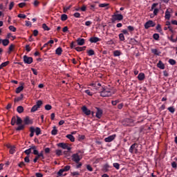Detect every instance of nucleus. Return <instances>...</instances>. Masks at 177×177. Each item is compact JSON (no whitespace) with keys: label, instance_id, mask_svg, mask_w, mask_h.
Listing matches in <instances>:
<instances>
[{"label":"nucleus","instance_id":"e433bc0d","mask_svg":"<svg viewBox=\"0 0 177 177\" xmlns=\"http://www.w3.org/2000/svg\"><path fill=\"white\" fill-rule=\"evenodd\" d=\"M35 132L37 136H38L39 135H41V128L36 127V129H35Z\"/></svg>","mask_w":177,"mask_h":177},{"label":"nucleus","instance_id":"09e8293b","mask_svg":"<svg viewBox=\"0 0 177 177\" xmlns=\"http://www.w3.org/2000/svg\"><path fill=\"white\" fill-rule=\"evenodd\" d=\"M71 168V166L70 165H66L62 169L64 170V172H67L68 171H70V169Z\"/></svg>","mask_w":177,"mask_h":177},{"label":"nucleus","instance_id":"20e7f679","mask_svg":"<svg viewBox=\"0 0 177 177\" xmlns=\"http://www.w3.org/2000/svg\"><path fill=\"white\" fill-rule=\"evenodd\" d=\"M58 147H61L62 149H64V150H68V151H70L71 150V147L68 146V144L64 143V142H60L57 144Z\"/></svg>","mask_w":177,"mask_h":177},{"label":"nucleus","instance_id":"423d86ee","mask_svg":"<svg viewBox=\"0 0 177 177\" xmlns=\"http://www.w3.org/2000/svg\"><path fill=\"white\" fill-rule=\"evenodd\" d=\"M138 143L133 144L129 149V153H131V154H133V151H135V153H138Z\"/></svg>","mask_w":177,"mask_h":177},{"label":"nucleus","instance_id":"4c0bfd02","mask_svg":"<svg viewBox=\"0 0 177 177\" xmlns=\"http://www.w3.org/2000/svg\"><path fill=\"white\" fill-rule=\"evenodd\" d=\"M153 38L155 41H158L160 39V35L158 33H155L153 35Z\"/></svg>","mask_w":177,"mask_h":177},{"label":"nucleus","instance_id":"f8f14e48","mask_svg":"<svg viewBox=\"0 0 177 177\" xmlns=\"http://www.w3.org/2000/svg\"><path fill=\"white\" fill-rule=\"evenodd\" d=\"M115 136H117L115 134L109 136V137H107L104 139V141L106 143H110V142H113V140H114L115 139Z\"/></svg>","mask_w":177,"mask_h":177},{"label":"nucleus","instance_id":"a18cd8bd","mask_svg":"<svg viewBox=\"0 0 177 177\" xmlns=\"http://www.w3.org/2000/svg\"><path fill=\"white\" fill-rule=\"evenodd\" d=\"M42 28L45 30V31H49V30H50V28H49V27H48L46 26V24H42Z\"/></svg>","mask_w":177,"mask_h":177},{"label":"nucleus","instance_id":"bf43d9fd","mask_svg":"<svg viewBox=\"0 0 177 177\" xmlns=\"http://www.w3.org/2000/svg\"><path fill=\"white\" fill-rule=\"evenodd\" d=\"M108 6H109V3H100V4L99 5V7H100V8H106V7H107Z\"/></svg>","mask_w":177,"mask_h":177},{"label":"nucleus","instance_id":"37998d69","mask_svg":"<svg viewBox=\"0 0 177 177\" xmlns=\"http://www.w3.org/2000/svg\"><path fill=\"white\" fill-rule=\"evenodd\" d=\"M167 110L171 113V114H174V113H175V108H174V106H170L167 108Z\"/></svg>","mask_w":177,"mask_h":177},{"label":"nucleus","instance_id":"052dcab7","mask_svg":"<svg viewBox=\"0 0 177 177\" xmlns=\"http://www.w3.org/2000/svg\"><path fill=\"white\" fill-rule=\"evenodd\" d=\"M17 17H19V19H26V17H27V16H26V15H24V14H19V15H18Z\"/></svg>","mask_w":177,"mask_h":177},{"label":"nucleus","instance_id":"49530a36","mask_svg":"<svg viewBox=\"0 0 177 177\" xmlns=\"http://www.w3.org/2000/svg\"><path fill=\"white\" fill-rule=\"evenodd\" d=\"M42 156V155H36V156H35V158H34V160H33V162H37V161H38V160H39V158H40V160H41V157Z\"/></svg>","mask_w":177,"mask_h":177},{"label":"nucleus","instance_id":"6e6d98bb","mask_svg":"<svg viewBox=\"0 0 177 177\" xmlns=\"http://www.w3.org/2000/svg\"><path fill=\"white\" fill-rule=\"evenodd\" d=\"M114 168H115L116 169H120V165L118 162H115L113 164Z\"/></svg>","mask_w":177,"mask_h":177},{"label":"nucleus","instance_id":"f704fd0d","mask_svg":"<svg viewBox=\"0 0 177 177\" xmlns=\"http://www.w3.org/2000/svg\"><path fill=\"white\" fill-rule=\"evenodd\" d=\"M68 19V17L67 16V15L63 14L61 15V20L62 21H66V20H67Z\"/></svg>","mask_w":177,"mask_h":177},{"label":"nucleus","instance_id":"9d476101","mask_svg":"<svg viewBox=\"0 0 177 177\" xmlns=\"http://www.w3.org/2000/svg\"><path fill=\"white\" fill-rule=\"evenodd\" d=\"M34 121L32 119H30V117L26 116L24 120V124L25 125H32L33 124Z\"/></svg>","mask_w":177,"mask_h":177},{"label":"nucleus","instance_id":"79ce46f5","mask_svg":"<svg viewBox=\"0 0 177 177\" xmlns=\"http://www.w3.org/2000/svg\"><path fill=\"white\" fill-rule=\"evenodd\" d=\"M87 53L88 56H93V55H95V50L91 49L89 50H87Z\"/></svg>","mask_w":177,"mask_h":177},{"label":"nucleus","instance_id":"a878e982","mask_svg":"<svg viewBox=\"0 0 177 177\" xmlns=\"http://www.w3.org/2000/svg\"><path fill=\"white\" fill-rule=\"evenodd\" d=\"M17 111L19 113L21 114L24 111V108L21 106H19L17 108Z\"/></svg>","mask_w":177,"mask_h":177},{"label":"nucleus","instance_id":"a211bd4d","mask_svg":"<svg viewBox=\"0 0 177 177\" xmlns=\"http://www.w3.org/2000/svg\"><path fill=\"white\" fill-rule=\"evenodd\" d=\"M157 67H158V68H160V70H164V68H165V65L164 64V63H162V61H159L157 64Z\"/></svg>","mask_w":177,"mask_h":177},{"label":"nucleus","instance_id":"0eeeda50","mask_svg":"<svg viewBox=\"0 0 177 177\" xmlns=\"http://www.w3.org/2000/svg\"><path fill=\"white\" fill-rule=\"evenodd\" d=\"M72 161H74L76 164H78L81 161V158L78 153H73L72 155Z\"/></svg>","mask_w":177,"mask_h":177},{"label":"nucleus","instance_id":"7c9ffc66","mask_svg":"<svg viewBox=\"0 0 177 177\" xmlns=\"http://www.w3.org/2000/svg\"><path fill=\"white\" fill-rule=\"evenodd\" d=\"M113 56L115 57H117L118 56H121V51H120L118 50H116L113 51Z\"/></svg>","mask_w":177,"mask_h":177},{"label":"nucleus","instance_id":"774afa93","mask_svg":"<svg viewBox=\"0 0 177 177\" xmlns=\"http://www.w3.org/2000/svg\"><path fill=\"white\" fill-rule=\"evenodd\" d=\"M55 153H56L57 156H62V150H60V149L56 150Z\"/></svg>","mask_w":177,"mask_h":177},{"label":"nucleus","instance_id":"de8ad7c7","mask_svg":"<svg viewBox=\"0 0 177 177\" xmlns=\"http://www.w3.org/2000/svg\"><path fill=\"white\" fill-rule=\"evenodd\" d=\"M169 63L171 66H175V64H176V61H175V59H169Z\"/></svg>","mask_w":177,"mask_h":177},{"label":"nucleus","instance_id":"6ab92c4d","mask_svg":"<svg viewBox=\"0 0 177 177\" xmlns=\"http://www.w3.org/2000/svg\"><path fill=\"white\" fill-rule=\"evenodd\" d=\"M145 73H140L138 75V80L139 81H143V80H145Z\"/></svg>","mask_w":177,"mask_h":177},{"label":"nucleus","instance_id":"7ed1b4c3","mask_svg":"<svg viewBox=\"0 0 177 177\" xmlns=\"http://www.w3.org/2000/svg\"><path fill=\"white\" fill-rule=\"evenodd\" d=\"M144 27L145 30H149L150 27H156V22L149 20L145 24Z\"/></svg>","mask_w":177,"mask_h":177},{"label":"nucleus","instance_id":"69168bd1","mask_svg":"<svg viewBox=\"0 0 177 177\" xmlns=\"http://www.w3.org/2000/svg\"><path fill=\"white\" fill-rule=\"evenodd\" d=\"M84 92H85V93L88 95V96H92V95H93V93L92 92H91L90 90H86Z\"/></svg>","mask_w":177,"mask_h":177},{"label":"nucleus","instance_id":"c756f323","mask_svg":"<svg viewBox=\"0 0 177 177\" xmlns=\"http://www.w3.org/2000/svg\"><path fill=\"white\" fill-rule=\"evenodd\" d=\"M23 97H24V95L23 94H21L19 97L15 98V102H20L21 100H23Z\"/></svg>","mask_w":177,"mask_h":177},{"label":"nucleus","instance_id":"b1692460","mask_svg":"<svg viewBox=\"0 0 177 177\" xmlns=\"http://www.w3.org/2000/svg\"><path fill=\"white\" fill-rule=\"evenodd\" d=\"M19 127L16 128V131H23L26 128L25 124H18Z\"/></svg>","mask_w":177,"mask_h":177},{"label":"nucleus","instance_id":"4d7b16f0","mask_svg":"<svg viewBox=\"0 0 177 177\" xmlns=\"http://www.w3.org/2000/svg\"><path fill=\"white\" fill-rule=\"evenodd\" d=\"M45 110H47V111L52 110V105L46 104L45 106Z\"/></svg>","mask_w":177,"mask_h":177},{"label":"nucleus","instance_id":"680f3d73","mask_svg":"<svg viewBox=\"0 0 177 177\" xmlns=\"http://www.w3.org/2000/svg\"><path fill=\"white\" fill-rule=\"evenodd\" d=\"M71 174L72 176H79V175H80V172H78V171L71 172Z\"/></svg>","mask_w":177,"mask_h":177},{"label":"nucleus","instance_id":"5701e85b","mask_svg":"<svg viewBox=\"0 0 177 177\" xmlns=\"http://www.w3.org/2000/svg\"><path fill=\"white\" fill-rule=\"evenodd\" d=\"M75 50H77V52H84V50H85V49H86V46H83V47H75Z\"/></svg>","mask_w":177,"mask_h":177},{"label":"nucleus","instance_id":"3c124183","mask_svg":"<svg viewBox=\"0 0 177 177\" xmlns=\"http://www.w3.org/2000/svg\"><path fill=\"white\" fill-rule=\"evenodd\" d=\"M31 151H32V149L30 147L29 149H26L24 153L25 154H26L27 156H30V154H31Z\"/></svg>","mask_w":177,"mask_h":177},{"label":"nucleus","instance_id":"603ef678","mask_svg":"<svg viewBox=\"0 0 177 177\" xmlns=\"http://www.w3.org/2000/svg\"><path fill=\"white\" fill-rule=\"evenodd\" d=\"M10 31H12V32H16V28L13 26H10L8 27Z\"/></svg>","mask_w":177,"mask_h":177},{"label":"nucleus","instance_id":"8fccbe9b","mask_svg":"<svg viewBox=\"0 0 177 177\" xmlns=\"http://www.w3.org/2000/svg\"><path fill=\"white\" fill-rule=\"evenodd\" d=\"M51 134L54 136L57 135V130L55 127H54L53 129L51 131Z\"/></svg>","mask_w":177,"mask_h":177},{"label":"nucleus","instance_id":"58836bf2","mask_svg":"<svg viewBox=\"0 0 177 177\" xmlns=\"http://www.w3.org/2000/svg\"><path fill=\"white\" fill-rule=\"evenodd\" d=\"M14 48H15V45H13V44H11L9 46L8 51V55H10V53H12V50H13Z\"/></svg>","mask_w":177,"mask_h":177},{"label":"nucleus","instance_id":"412c9836","mask_svg":"<svg viewBox=\"0 0 177 177\" xmlns=\"http://www.w3.org/2000/svg\"><path fill=\"white\" fill-rule=\"evenodd\" d=\"M66 138H67V139H69L71 142H75V138L73 137V134H68L66 135Z\"/></svg>","mask_w":177,"mask_h":177},{"label":"nucleus","instance_id":"f257e3e1","mask_svg":"<svg viewBox=\"0 0 177 177\" xmlns=\"http://www.w3.org/2000/svg\"><path fill=\"white\" fill-rule=\"evenodd\" d=\"M100 96L102 97H110L111 95V89L109 88V87H102V91L100 92Z\"/></svg>","mask_w":177,"mask_h":177},{"label":"nucleus","instance_id":"39448f33","mask_svg":"<svg viewBox=\"0 0 177 177\" xmlns=\"http://www.w3.org/2000/svg\"><path fill=\"white\" fill-rule=\"evenodd\" d=\"M113 19H112V22L114 23V21H121V20H122V19H124V16H122V15L121 14H115L112 16Z\"/></svg>","mask_w":177,"mask_h":177},{"label":"nucleus","instance_id":"f3484780","mask_svg":"<svg viewBox=\"0 0 177 177\" xmlns=\"http://www.w3.org/2000/svg\"><path fill=\"white\" fill-rule=\"evenodd\" d=\"M77 45H79V46H82V45H84V44H85V39H84L78 38L77 39Z\"/></svg>","mask_w":177,"mask_h":177},{"label":"nucleus","instance_id":"1a4fd4ad","mask_svg":"<svg viewBox=\"0 0 177 177\" xmlns=\"http://www.w3.org/2000/svg\"><path fill=\"white\" fill-rule=\"evenodd\" d=\"M95 109L97 110V112H96V114H95V117L97 118H98L99 120H100V118H102V116L103 115V110H102L99 107H96Z\"/></svg>","mask_w":177,"mask_h":177},{"label":"nucleus","instance_id":"c9c22d12","mask_svg":"<svg viewBox=\"0 0 177 177\" xmlns=\"http://www.w3.org/2000/svg\"><path fill=\"white\" fill-rule=\"evenodd\" d=\"M23 89H24V86H19L17 87V89H16V93H20V92H21V91H23Z\"/></svg>","mask_w":177,"mask_h":177},{"label":"nucleus","instance_id":"c03bdc74","mask_svg":"<svg viewBox=\"0 0 177 177\" xmlns=\"http://www.w3.org/2000/svg\"><path fill=\"white\" fill-rule=\"evenodd\" d=\"M119 39H120V41H125V36H124L123 33L119 34Z\"/></svg>","mask_w":177,"mask_h":177},{"label":"nucleus","instance_id":"5fc2aeb1","mask_svg":"<svg viewBox=\"0 0 177 177\" xmlns=\"http://www.w3.org/2000/svg\"><path fill=\"white\" fill-rule=\"evenodd\" d=\"M63 172H64V170L63 169H61L57 172L58 176H63Z\"/></svg>","mask_w":177,"mask_h":177},{"label":"nucleus","instance_id":"f03ea898","mask_svg":"<svg viewBox=\"0 0 177 177\" xmlns=\"http://www.w3.org/2000/svg\"><path fill=\"white\" fill-rule=\"evenodd\" d=\"M42 101L41 100H38L37 102H36V104L34 105L31 110H30V112L31 113H35V111H37V110H38L39 109H41V106H42Z\"/></svg>","mask_w":177,"mask_h":177},{"label":"nucleus","instance_id":"dca6fc26","mask_svg":"<svg viewBox=\"0 0 177 177\" xmlns=\"http://www.w3.org/2000/svg\"><path fill=\"white\" fill-rule=\"evenodd\" d=\"M171 12H172V9L171 8H169L165 11V18L166 20H169V19H171Z\"/></svg>","mask_w":177,"mask_h":177},{"label":"nucleus","instance_id":"ea45409f","mask_svg":"<svg viewBox=\"0 0 177 177\" xmlns=\"http://www.w3.org/2000/svg\"><path fill=\"white\" fill-rule=\"evenodd\" d=\"M15 152H16V147H11L10 149V154H15Z\"/></svg>","mask_w":177,"mask_h":177},{"label":"nucleus","instance_id":"2f4dec72","mask_svg":"<svg viewBox=\"0 0 177 177\" xmlns=\"http://www.w3.org/2000/svg\"><path fill=\"white\" fill-rule=\"evenodd\" d=\"M17 124V118L16 116H13L11 119V125L15 126Z\"/></svg>","mask_w":177,"mask_h":177},{"label":"nucleus","instance_id":"2eb2a0df","mask_svg":"<svg viewBox=\"0 0 177 177\" xmlns=\"http://www.w3.org/2000/svg\"><path fill=\"white\" fill-rule=\"evenodd\" d=\"M101 39L99 37H91L89 39V41L91 42V44H96L97 42H100Z\"/></svg>","mask_w":177,"mask_h":177},{"label":"nucleus","instance_id":"cd10ccee","mask_svg":"<svg viewBox=\"0 0 177 177\" xmlns=\"http://www.w3.org/2000/svg\"><path fill=\"white\" fill-rule=\"evenodd\" d=\"M30 138H32V136H34V133L35 132V128L33 127H30Z\"/></svg>","mask_w":177,"mask_h":177},{"label":"nucleus","instance_id":"c85d7f7f","mask_svg":"<svg viewBox=\"0 0 177 177\" xmlns=\"http://www.w3.org/2000/svg\"><path fill=\"white\" fill-rule=\"evenodd\" d=\"M2 44L3 46H8L9 45V39H1Z\"/></svg>","mask_w":177,"mask_h":177},{"label":"nucleus","instance_id":"864d4df0","mask_svg":"<svg viewBox=\"0 0 177 177\" xmlns=\"http://www.w3.org/2000/svg\"><path fill=\"white\" fill-rule=\"evenodd\" d=\"M86 169H88V171H89L90 172H92V171H93V168L92 167V166H91V165H86Z\"/></svg>","mask_w":177,"mask_h":177},{"label":"nucleus","instance_id":"4468645a","mask_svg":"<svg viewBox=\"0 0 177 177\" xmlns=\"http://www.w3.org/2000/svg\"><path fill=\"white\" fill-rule=\"evenodd\" d=\"M110 168H111V166H110V165H109V163H106L105 165H103L102 171V172H109V171H110Z\"/></svg>","mask_w":177,"mask_h":177},{"label":"nucleus","instance_id":"72a5a7b5","mask_svg":"<svg viewBox=\"0 0 177 177\" xmlns=\"http://www.w3.org/2000/svg\"><path fill=\"white\" fill-rule=\"evenodd\" d=\"M9 61L3 62L1 65H0V70H2V68H3V67H6V66H8V64H9Z\"/></svg>","mask_w":177,"mask_h":177},{"label":"nucleus","instance_id":"e2e57ef3","mask_svg":"<svg viewBox=\"0 0 177 177\" xmlns=\"http://www.w3.org/2000/svg\"><path fill=\"white\" fill-rule=\"evenodd\" d=\"M157 6H158V3H153L152 6H151V10H153V9H154L155 8H156Z\"/></svg>","mask_w":177,"mask_h":177},{"label":"nucleus","instance_id":"0e129e2a","mask_svg":"<svg viewBox=\"0 0 177 177\" xmlns=\"http://www.w3.org/2000/svg\"><path fill=\"white\" fill-rule=\"evenodd\" d=\"M171 167H172V168H174V169H176V168H177V163H176V162H171Z\"/></svg>","mask_w":177,"mask_h":177},{"label":"nucleus","instance_id":"aec40b11","mask_svg":"<svg viewBox=\"0 0 177 177\" xmlns=\"http://www.w3.org/2000/svg\"><path fill=\"white\" fill-rule=\"evenodd\" d=\"M62 53H63V49H62V47H58L55 50V54L57 55L58 56H60Z\"/></svg>","mask_w":177,"mask_h":177},{"label":"nucleus","instance_id":"a19ab883","mask_svg":"<svg viewBox=\"0 0 177 177\" xmlns=\"http://www.w3.org/2000/svg\"><path fill=\"white\" fill-rule=\"evenodd\" d=\"M37 155L41 156H40L41 160H45V156H44V151H41L40 153L37 151Z\"/></svg>","mask_w":177,"mask_h":177},{"label":"nucleus","instance_id":"13d9d810","mask_svg":"<svg viewBox=\"0 0 177 177\" xmlns=\"http://www.w3.org/2000/svg\"><path fill=\"white\" fill-rule=\"evenodd\" d=\"M13 6H15V2L11 1L9 5V10H12L13 9Z\"/></svg>","mask_w":177,"mask_h":177},{"label":"nucleus","instance_id":"9b49d317","mask_svg":"<svg viewBox=\"0 0 177 177\" xmlns=\"http://www.w3.org/2000/svg\"><path fill=\"white\" fill-rule=\"evenodd\" d=\"M133 122V120L132 119L127 118L123 121L122 124L126 127H129L132 125Z\"/></svg>","mask_w":177,"mask_h":177},{"label":"nucleus","instance_id":"393cba45","mask_svg":"<svg viewBox=\"0 0 177 177\" xmlns=\"http://www.w3.org/2000/svg\"><path fill=\"white\" fill-rule=\"evenodd\" d=\"M103 158H93V164H99L100 161H102Z\"/></svg>","mask_w":177,"mask_h":177},{"label":"nucleus","instance_id":"4be33fe9","mask_svg":"<svg viewBox=\"0 0 177 177\" xmlns=\"http://www.w3.org/2000/svg\"><path fill=\"white\" fill-rule=\"evenodd\" d=\"M30 149L33 150L32 153L34 155L38 154V150H37V146L32 145L30 147Z\"/></svg>","mask_w":177,"mask_h":177},{"label":"nucleus","instance_id":"473e14b6","mask_svg":"<svg viewBox=\"0 0 177 177\" xmlns=\"http://www.w3.org/2000/svg\"><path fill=\"white\" fill-rule=\"evenodd\" d=\"M23 123V120L19 116H17V125H21Z\"/></svg>","mask_w":177,"mask_h":177},{"label":"nucleus","instance_id":"338daca9","mask_svg":"<svg viewBox=\"0 0 177 177\" xmlns=\"http://www.w3.org/2000/svg\"><path fill=\"white\" fill-rule=\"evenodd\" d=\"M26 162H30V156H26L24 158Z\"/></svg>","mask_w":177,"mask_h":177},{"label":"nucleus","instance_id":"ddd939ff","mask_svg":"<svg viewBox=\"0 0 177 177\" xmlns=\"http://www.w3.org/2000/svg\"><path fill=\"white\" fill-rule=\"evenodd\" d=\"M82 111L85 114V115H91V110H89L86 106H84L82 107Z\"/></svg>","mask_w":177,"mask_h":177},{"label":"nucleus","instance_id":"bb28decb","mask_svg":"<svg viewBox=\"0 0 177 177\" xmlns=\"http://www.w3.org/2000/svg\"><path fill=\"white\" fill-rule=\"evenodd\" d=\"M151 52L152 53H153V55H156V56H160V53H161V52H158V50H157V48L151 49Z\"/></svg>","mask_w":177,"mask_h":177},{"label":"nucleus","instance_id":"6e6552de","mask_svg":"<svg viewBox=\"0 0 177 177\" xmlns=\"http://www.w3.org/2000/svg\"><path fill=\"white\" fill-rule=\"evenodd\" d=\"M33 59L32 57H28L27 55L24 56V62L25 64H31L32 63Z\"/></svg>","mask_w":177,"mask_h":177}]
</instances>
